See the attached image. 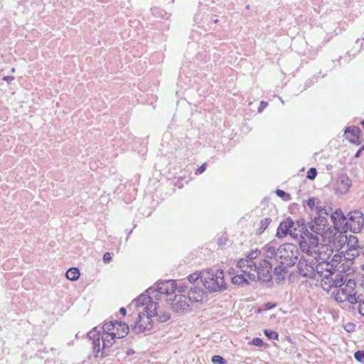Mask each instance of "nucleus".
Listing matches in <instances>:
<instances>
[{"label":"nucleus","instance_id":"obj_1","mask_svg":"<svg viewBox=\"0 0 364 364\" xmlns=\"http://www.w3.org/2000/svg\"><path fill=\"white\" fill-rule=\"evenodd\" d=\"M266 248L267 257H274L278 263L284 264L286 267L293 266L298 259L299 248L291 243L284 244L277 249L269 245Z\"/></svg>","mask_w":364,"mask_h":364},{"label":"nucleus","instance_id":"obj_2","mask_svg":"<svg viewBox=\"0 0 364 364\" xmlns=\"http://www.w3.org/2000/svg\"><path fill=\"white\" fill-rule=\"evenodd\" d=\"M316 211L318 213V217H316L309 224V233L314 237H316L318 244L323 245L320 242V240L324 242L326 239H330L333 231L328 224V220L325 215H328L329 212L321 207H316Z\"/></svg>","mask_w":364,"mask_h":364},{"label":"nucleus","instance_id":"obj_3","mask_svg":"<svg viewBox=\"0 0 364 364\" xmlns=\"http://www.w3.org/2000/svg\"><path fill=\"white\" fill-rule=\"evenodd\" d=\"M314 251L316 253L305 252L308 256L314 257L316 259V264L314 267L315 275L317 274L320 277H323L325 274L331 272L328 259L333 253V250L328 245H317Z\"/></svg>","mask_w":364,"mask_h":364},{"label":"nucleus","instance_id":"obj_4","mask_svg":"<svg viewBox=\"0 0 364 364\" xmlns=\"http://www.w3.org/2000/svg\"><path fill=\"white\" fill-rule=\"evenodd\" d=\"M202 279L204 287L211 292L222 291L226 289L223 270L218 269L216 272L211 269L204 270Z\"/></svg>","mask_w":364,"mask_h":364},{"label":"nucleus","instance_id":"obj_5","mask_svg":"<svg viewBox=\"0 0 364 364\" xmlns=\"http://www.w3.org/2000/svg\"><path fill=\"white\" fill-rule=\"evenodd\" d=\"M299 228L300 234L299 246L300 249L303 252L316 253L314 251L315 247H317L318 241L316 237H313L309 233V228L305 224V221L303 219L298 220L294 223V225Z\"/></svg>","mask_w":364,"mask_h":364},{"label":"nucleus","instance_id":"obj_6","mask_svg":"<svg viewBox=\"0 0 364 364\" xmlns=\"http://www.w3.org/2000/svg\"><path fill=\"white\" fill-rule=\"evenodd\" d=\"M355 282L353 279H348L344 285L336 287V290L333 292L335 299L338 302L348 301L350 304H356L358 300L355 291Z\"/></svg>","mask_w":364,"mask_h":364},{"label":"nucleus","instance_id":"obj_7","mask_svg":"<svg viewBox=\"0 0 364 364\" xmlns=\"http://www.w3.org/2000/svg\"><path fill=\"white\" fill-rule=\"evenodd\" d=\"M335 273L336 272L331 271L322 277L321 286L323 290L328 291L331 288L340 287L344 285L347 282V274L337 273L335 277H333Z\"/></svg>","mask_w":364,"mask_h":364},{"label":"nucleus","instance_id":"obj_8","mask_svg":"<svg viewBox=\"0 0 364 364\" xmlns=\"http://www.w3.org/2000/svg\"><path fill=\"white\" fill-rule=\"evenodd\" d=\"M316 264V259L314 257L302 256L297 264L299 274L304 277L314 278Z\"/></svg>","mask_w":364,"mask_h":364},{"label":"nucleus","instance_id":"obj_9","mask_svg":"<svg viewBox=\"0 0 364 364\" xmlns=\"http://www.w3.org/2000/svg\"><path fill=\"white\" fill-rule=\"evenodd\" d=\"M347 230L353 233L360 232L364 226V215L360 210L350 212L347 215Z\"/></svg>","mask_w":364,"mask_h":364},{"label":"nucleus","instance_id":"obj_10","mask_svg":"<svg viewBox=\"0 0 364 364\" xmlns=\"http://www.w3.org/2000/svg\"><path fill=\"white\" fill-rule=\"evenodd\" d=\"M153 327V321L150 316L145 313H139L137 321L134 322L132 331L135 333H141L150 331Z\"/></svg>","mask_w":364,"mask_h":364},{"label":"nucleus","instance_id":"obj_11","mask_svg":"<svg viewBox=\"0 0 364 364\" xmlns=\"http://www.w3.org/2000/svg\"><path fill=\"white\" fill-rule=\"evenodd\" d=\"M266 258L267 257H266ZM272 267V265L267 259L261 261L259 265L256 264V268L254 269V273L256 274V280L262 282L269 281L271 278L270 270Z\"/></svg>","mask_w":364,"mask_h":364},{"label":"nucleus","instance_id":"obj_12","mask_svg":"<svg viewBox=\"0 0 364 364\" xmlns=\"http://www.w3.org/2000/svg\"><path fill=\"white\" fill-rule=\"evenodd\" d=\"M330 209L328 212H331ZM333 223L334 228L338 232H343L347 231V216H346L341 209H337L334 212L329 213Z\"/></svg>","mask_w":364,"mask_h":364},{"label":"nucleus","instance_id":"obj_13","mask_svg":"<svg viewBox=\"0 0 364 364\" xmlns=\"http://www.w3.org/2000/svg\"><path fill=\"white\" fill-rule=\"evenodd\" d=\"M347 262L346 258L341 254H335L328 259L331 270L338 272V274H343L346 272V263Z\"/></svg>","mask_w":364,"mask_h":364},{"label":"nucleus","instance_id":"obj_14","mask_svg":"<svg viewBox=\"0 0 364 364\" xmlns=\"http://www.w3.org/2000/svg\"><path fill=\"white\" fill-rule=\"evenodd\" d=\"M294 225V222L290 218H287L282 221L277 228V237L279 238L284 237L288 234L291 237H296L294 231H292V227Z\"/></svg>","mask_w":364,"mask_h":364},{"label":"nucleus","instance_id":"obj_15","mask_svg":"<svg viewBox=\"0 0 364 364\" xmlns=\"http://www.w3.org/2000/svg\"><path fill=\"white\" fill-rule=\"evenodd\" d=\"M351 186V181L346 175H341L336 183V192L339 194H345Z\"/></svg>","mask_w":364,"mask_h":364},{"label":"nucleus","instance_id":"obj_16","mask_svg":"<svg viewBox=\"0 0 364 364\" xmlns=\"http://www.w3.org/2000/svg\"><path fill=\"white\" fill-rule=\"evenodd\" d=\"M176 289V282L173 280H168L161 282L157 285V290L160 294L171 296L175 293Z\"/></svg>","mask_w":364,"mask_h":364},{"label":"nucleus","instance_id":"obj_17","mask_svg":"<svg viewBox=\"0 0 364 364\" xmlns=\"http://www.w3.org/2000/svg\"><path fill=\"white\" fill-rule=\"evenodd\" d=\"M172 308L176 311H186L189 310V304L183 295L176 296L172 303Z\"/></svg>","mask_w":364,"mask_h":364},{"label":"nucleus","instance_id":"obj_18","mask_svg":"<svg viewBox=\"0 0 364 364\" xmlns=\"http://www.w3.org/2000/svg\"><path fill=\"white\" fill-rule=\"evenodd\" d=\"M114 332H112V335L117 338H122L129 333V326L124 322H119L115 321Z\"/></svg>","mask_w":364,"mask_h":364},{"label":"nucleus","instance_id":"obj_19","mask_svg":"<svg viewBox=\"0 0 364 364\" xmlns=\"http://www.w3.org/2000/svg\"><path fill=\"white\" fill-rule=\"evenodd\" d=\"M205 292L203 289L198 287H191L188 292V300L193 302H200L203 301Z\"/></svg>","mask_w":364,"mask_h":364},{"label":"nucleus","instance_id":"obj_20","mask_svg":"<svg viewBox=\"0 0 364 364\" xmlns=\"http://www.w3.org/2000/svg\"><path fill=\"white\" fill-rule=\"evenodd\" d=\"M102 338V356H106L107 355V352L106 350L107 348L111 347L115 341L116 337H114L112 335V333L109 334H103L101 337Z\"/></svg>","mask_w":364,"mask_h":364},{"label":"nucleus","instance_id":"obj_21","mask_svg":"<svg viewBox=\"0 0 364 364\" xmlns=\"http://www.w3.org/2000/svg\"><path fill=\"white\" fill-rule=\"evenodd\" d=\"M256 268V263L251 260V262H248L247 268L242 270V273H244L249 279L255 281L256 280V274L254 273V269Z\"/></svg>","mask_w":364,"mask_h":364},{"label":"nucleus","instance_id":"obj_22","mask_svg":"<svg viewBox=\"0 0 364 364\" xmlns=\"http://www.w3.org/2000/svg\"><path fill=\"white\" fill-rule=\"evenodd\" d=\"M141 313H145L150 317L155 316L157 314V304L151 300L144 307Z\"/></svg>","mask_w":364,"mask_h":364},{"label":"nucleus","instance_id":"obj_23","mask_svg":"<svg viewBox=\"0 0 364 364\" xmlns=\"http://www.w3.org/2000/svg\"><path fill=\"white\" fill-rule=\"evenodd\" d=\"M152 299L146 295V294H141L137 299H136L133 302L135 304L136 307L139 306H146L149 302H150Z\"/></svg>","mask_w":364,"mask_h":364},{"label":"nucleus","instance_id":"obj_24","mask_svg":"<svg viewBox=\"0 0 364 364\" xmlns=\"http://www.w3.org/2000/svg\"><path fill=\"white\" fill-rule=\"evenodd\" d=\"M66 278L71 281H76L80 277V272L77 268L72 267L65 273Z\"/></svg>","mask_w":364,"mask_h":364},{"label":"nucleus","instance_id":"obj_25","mask_svg":"<svg viewBox=\"0 0 364 364\" xmlns=\"http://www.w3.org/2000/svg\"><path fill=\"white\" fill-rule=\"evenodd\" d=\"M247 279V277L243 273L242 274L234 276L232 279V281L233 284L240 285L243 284H248Z\"/></svg>","mask_w":364,"mask_h":364},{"label":"nucleus","instance_id":"obj_26","mask_svg":"<svg viewBox=\"0 0 364 364\" xmlns=\"http://www.w3.org/2000/svg\"><path fill=\"white\" fill-rule=\"evenodd\" d=\"M115 321H110L104 324L102 328L105 332V334H109L112 332H114Z\"/></svg>","mask_w":364,"mask_h":364},{"label":"nucleus","instance_id":"obj_27","mask_svg":"<svg viewBox=\"0 0 364 364\" xmlns=\"http://www.w3.org/2000/svg\"><path fill=\"white\" fill-rule=\"evenodd\" d=\"M272 220L269 218H266L262 220L259 223L260 227L259 228V233H262L265 229L269 225Z\"/></svg>","mask_w":364,"mask_h":364},{"label":"nucleus","instance_id":"obj_28","mask_svg":"<svg viewBox=\"0 0 364 364\" xmlns=\"http://www.w3.org/2000/svg\"><path fill=\"white\" fill-rule=\"evenodd\" d=\"M348 240V246L350 248H355L358 245V240L356 237L350 235L348 238L346 237V240Z\"/></svg>","mask_w":364,"mask_h":364},{"label":"nucleus","instance_id":"obj_29","mask_svg":"<svg viewBox=\"0 0 364 364\" xmlns=\"http://www.w3.org/2000/svg\"><path fill=\"white\" fill-rule=\"evenodd\" d=\"M202 273L203 272H196L191 274H190L188 277V280L190 283H193L195 282H196L200 277L202 279Z\"/></svg>","mask_w":364,"mask_h":364},{"label":"nucleus","instance_id":"obj_30","mask_svg":"<svg viewBox=\"0 0 364 364\" xmlns=\"http://www.w3.org/2000/svg\"><path fill=\"white\" fill-rule=\"evenodd\" d=\"M156 316L158 317L159 321L161 323L167 321L171 318L170 314L166 312H160L159 314L157 313Z\"/></svg>","mask_w":364,"mask_h":364},{"label":"nucleus","instance_id":"obj_31","mask_svg":"<svg viewBox=\"0 0 364 364\" xmlns=\"http://www.w3.org/2000/svg\"><path fill=\"white\" fill-rule=\"evenodd\" d=\"M87 336L90 338V339H91L92 341H96V340H99V339H102L100 336V333L96 331L95 328L92 331H90L88 334H87Z\"/></svg>","mask_w":364,"mask_h":364},{"label":"nucleus","instance_id":"obj_32","mask_svg":"<svg viewBox=\"0 0 364 364\" xmlns=\"http://www.w3.org/2000/svg\"><path fill=\"white\" fill-rule=\"evenodd\" d=\"M248 262H251L250 260H249L247 257L245 258H242L240 259L238 262H237V267L240 268L241 269V271L242 272V270L245 269L247 268V264Z\"/></svg>","mask_w":364,"mask_h":364},{"label":"nucleus","instance_id":"obj_33","mask_svg":"<svg viewBox=\"0 0 364 364\" xmlns=\"http://www.w3.org/2000/svg\"><path fill=\"white\" fill-rule=\"evenodd\" d=\"M260 254V251L258 250V249H256L255 250H252L251 252H250L245 257H247L249 260H252L254 261V259H255Z\"/></svg>","mask_w":364,"mask_h":364},{"label":"nucleus","instance_id":"obj_34","mask_svg":"<svg viewBox=\"0 0 364 364\" xmlns=\"http://www.w3.org/2000/svg\"><path fill=\"white\" fill-rule=\"evenodd\" d=\"M92 347L95 353H100V351L102 352L101 339L93 341Z\"/></svg>","mask_w":364,"mask_h":364},{"label":"nucleus","instance_id":"obj_35","mask_svg":"<svg viewBox=\"0 0 364 364\" xmlns=\"http://www.w3.org/2000/svg\"><path fill=\"white\" fill-rule=\"evenodd\" d=\"M287 267L284 264H279L277 267H274V272L277 275H281L282 272H284Z\"/></svg>","mask_w":364,"mask_h":364},{"label":"nucleus","instance_id":"obj_36","mask_svg":"<svg viewBox=\"0 0 364 364\" xmlns=\"http://www.w3.org/2000/svg\"><path fill=\"white\" fill-rule=\"evenodd\" d=\"M264 333L269 339L277 340L278 338V333L276 331L265 330Z\"/></svg>","mask_w":364,"mask_h":364},{"label":"nucleus","instance_id":"obj_37","mask_svg":"<svg viewBox=\"0 0 364 364\" xmlns=\"http://www.w3.org/2000/svg\"><path fill=\"white\" fill-rule=\"evenodd\" d=\"M360 132V130L358 128L357 129H353L351 132L352 133V136H353V139H350V141L354 144H358L359 143L358 142V134Z\"/></svg>","mask_w":364,"mask_h":364},{"label":"nucleus","instance_id":"obj_38","mask_svg":"<svg viewBox=\"0 0 364 364\" xmlns=\"http://www.w3.org/2000/svg\"><path fill=\"white\" fill-rule=\"evenodd\" d=\"M355 358L360 362L364 363V350H358L354 354Z\"/></svg>","mask_w":364,"mask_h":364},{"label":"nucleus","instance_id":"obj_39","mask_svg":"<svg viewBox=\"0 0 364 364\" xmlns=\"http://www.w3.org/2000/svg\"><path fill=\"white\" fill-rule=\"evenodd\" d=\"M211 360L214 363H218V364H225L226 363L225 359L223 358V357H221L220 355L213 356Z\"/></svg>","mask_w":364,"mask_h":364},{"label":"nucleus","instance_id":"obj_40","mask_svg":"<svg viewBox=\"0 0 364 364\" xmlns=\"http://www.w3.org/2000/svg\"><path fill=\"white\" fill-rule=\"evenodd\" d=\"M317 175V171L315 168H311L307 172V178L310 180H314Z\"/></svg>","mask_w":364,"mask_h":364},{"label":"nucleus","instance_id":"obj_41","mask_svg":"<svg viewBox=\"0 0 364 364\" xmlns=\"http://www.w3.org/2000/svg\"><path fill=\"white\" fill-rule=\"evenodd\" d=\"M252 344L255 346H262L263 345V341L259 338H255L252 341Z\"/></svg>","mask_w":364,"mask_h":364},{"label":"nucleus","instance_id":"obj_42","mask_svg":"<svg viewBox=\"0 0 364 364\" xmlns=\"http://www.w3.org/2000/svg\"><path fill=\"white\" fill-rule=\"evenodd\" d=\"M112 260V257L109 252H106L103 256V261L105 263H109Z\"/></svg>","mask_w":364,"mask_h":364},{"label":"nucleus","instance_id":"obj_43","mask_svg":"<svg viewBox=\"0 0 364 364\" xmlns=\"http://www.w3.org/2000/svg\"><path fill=\"white\" fill-rule=\"evenodd\" d=\"M206 169V164H203L197 170H196V174H200L202 173H203Z\"/></svg>","mask_w":364,"mask_h":364},{"label":"nucleus","instance_id":"obj_44","mask_svg":"<svg viewBox=\"0 0 364 364\" xmlns=\"http://www.w3.org/2000/svg\"><path fill=\"white\" fill-rule=\"evenodd\" d=\"M358 311L360 314L364 316V300L359 301Z\"/></svg>","mask_w":364,"mask_h":364},{"label":"nucleus","instance_id":"obj_45","mask_svg":"<svg viewBox=\"0 0 364 364\" xmlns=\"http://www.w3.org/2000/svg\"><path fill=\"white\" fill-rule=\"evenodd\" d=\"M267 102H264V101H261L260 102V106L258 108V112H262V110L267 106Z\"/></svg>","mask_w":364,"mask_h":364},{"label":"nucleus","instance_id":"obj_46","mask_svg":"<svg viewBox=\"0 0 364 364\" xmlns=\"http://www.w3.org/2000/svg\"><path fill=\"white\" fill-rule=\"evenodd\" d=\"M307 205L311 208H313L315 206V199L314 198H309L307 200Z\"/></svg>","mask_w":364,"mask_h":364},{"label":"nucleus","instance_id":"obj_47","mask_svg":"<svg viewBox=\"0 0 364 364\" xmlns=\"http://www.w3.org/2000/svg\"><path fill=\"white\" fill-rule=\"evenodd\" d=\"M292 231H294L295 234H296V237H292L293 238H300V234L299 232V228L296 226L292 227Z\"/></svg>","mask_w":364,"mask_h":364},{"label":"nucleus","instance_id":"obj_48","mask_svg":"<svg viewBox=\"0 0 364 364\" xmlns=\"http://www.w3.org/2000/svg\"><path fill=\"white\" fill-rule=\"evenodd\" d=\"M276 194L279 197H283L287 195V193L284 191L280 189H277L276 191Z\"/></svg>","mask_w":364,"mask_h":364},{"label":"nucleus","instance_id":"obj_49","mask_svg":"<svg viewBox=\"0 0 364 364\" xmlns=\"http://www.w3.org/2000/svg\"><path fill=\"white\" fill-rule=\"evenodd\" d=\"M14 80V77L13 76H6L3 78V80L6 81L7 82H11Z\"/></svg>","mask_w":364,"mask_h":364},{"label":"nucleus","instance_id":"obj_50","mask_svg":"<svg viewBox=\"0 0 364 364\" xmlns=\"http://www.w3.org/2000/svg\"><path fill=\"white\" fill-rule=\"evenodd\" d=\"M119 312H120V314H122L123 316H125V314H126V309H125V308H124V307L120 308V309H119Z\"/></svg>","mask_w":364,"mask_h":364},{"label":"nucleus","instance_id":"obj_51","mask_svg":"<svg viewBox=\"0 0 364 364\" xmlns=\"http://www.w3.org/2000/svg\"><path fill=\"white\" fill-rule=\"evenodd\" d=\"M274 306H275L274 304H271L270 303H267V304H266V306H267V308H268V309H271V308L274 307Z\"/></svg>","mask_w":364,"mask_h":364},{"label":"nucleus","instance_id":"obj_52","mask_svg":"<svg viewBox=\"0 0 364 364\" xmlns=\"http://www.w3.org/2000/svg\"><path fill=\"white\" fill-rule=\"evenodd\" d=\"M361 151H361L360 149H359V150L356 152V154H355V158L359 157V156H360V152H361Z\"/></svg>","mask_w":364,"mask_h":364},{"label":"nucleus","instance_id":"obj_53","mask_svg":"<svg viewBox=\"0 0 364 364\" xmlns=\"http://www.w3.org/2000/svg\"><path fill=\"white\" fill-rule=\"evenodd\" d=\"M361 151L364 150V145L360 149Z\"/></svg>","mask_w":364,"mask_h":364},{"label":"nucleus","instance_id":"obj_54","mask_svg":"<svg viewBox=\"0 0 364 364\" xmlns=\"http://www.w3.org/2000/svg\"><path fill=\"white\" fill-rule=\"evenodd\" d=\"M11 72H12V73H14V72H15V68H12V69H11Z\"/></svg>","mask_w":364,"mask_h":364},{"label":"nucleus","instance_id":"obj_55","mask_svg":"<svg viewBox=\"0 0 364 364\" xmlns=\"http://www.w3.org/2000/svg\"><path fill=\"white\" fill-rule=\"evenodd\" d=\"M246 9H250V6H249V5H247V6H246Z\"/></svg>","mask_w":364,"mask_h":364},{"label":"nucleus","instance_id":"obj_56","mask_svg":"<svg viewBox=\"0 0 364 364\" xmlns=\"http://www.w3.org/2000/svg\"><path fill=\"white\" fill-rule=\"evenodd\" d=\"M218 19H216V20L215 21V23H218Z\"/></svg>","mask_w":364,"mask_h":364}]
</instances>
